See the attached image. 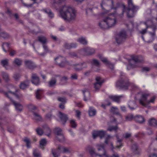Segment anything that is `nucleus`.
I'll return each instance as SVG.
<instances>
[{
  "instance_id": "nucleus-23",
  "label": "nucleus",
  "mask_w": 157,
  "mask_h": 157,
  "mask_svg": "<svg viewBox=\"0 0 157 157\" xmlns=\"http://www.w3.org/2000/svg\"><path fill=\"white\" fill-rule=\"evenodd\" d=\"M123 96H117L111 95L109 97V98L111 99L113 101L119 103L120 102V99L122 98Z\"/></svg>"
},
{
  "instance_id": "nucleus-30",
  "label": "nucleus",
  "mask_w": 157,
  "mask_h": 157,
  "mask_svg": "<svg viewBox=\"0 0 157 157\" xmlns=\"http://www.w3.org/2000/svg\"><path fill=\"white\" fill-rule=\"evenodd\" d=\"M38 40L44 44L47 42V39L46 37L44 36H40L38 37Z\"/></svg>"
},
{
  "instance_id": "nucleus-46",
  "label": "nucleus",
  "mask_w": 157,
  "mask_h": 157,
  "mask_svg": "<svg viewBox=\"0 0 157 157\" xmlns=\"http://www.w3.org/2000/svg\"><path fill=\"white\" fill-rule=\"evenodd\" d=\"M54 132L56 136L63 134L62 133V130L61 129V128H55V129Z\"/></svg>"
},
{
  "instance_id": "nucleus-19",
  "label": "nucleus",
  "mask_w": 157,
  "mask_h": 157,
  "mask_svg": "<svg viewBox=\"0 0 157 157\" xmlns=\"http://www.w3.org/2000/svg\"><path fill=\"white\" fill-rule=\"evenodd\" d=\"M25 64L26 67L31 69H33L36 67L34 63L30 61H25Z\"/></svg>"
},
{
  "instance_id": "nucleus-29",
  "label": "nucleus",
  "mask_w": 157,
  "mask_h": 157,
  "mask_svg": "<svg viewBox=\"0 0 157 157\" xmlns=\"http://www.w3.org/2000/svg\"><path fill=\"white\" fill-rule=\"evenodd\" d=\"M89 115L90 117H93L96 115V111L92 107H90L88 111Z\"/></svg>"
},
{
  "instance_id": "nucleus-38",
  "label": "nucleus",
  "mask_w": 157,
  "mask_h": 157,
  "mask_svg": "<svg viewBox=\"0 0 157 157\" xmlns=\"http://www.w3.org/2000/svg\"><path fill=\"white\" fill-rule=\"evenodd\" d=\"M90 63L92 65H95L97 67L99 66L100 65L99 62L95 59H92Z\"/></svg>"
},
{
  "instance_id": "nucleus-31",
  "label": "nucleus",
  "mask_w": 157,
  "mask_h": 157,
  "mask_svg": "<svg viewBox=\"0 0 157 157\" xmlns=\"http://www.w3.org/2000/svg\"><path fill=\"white\" fill-rule=\"evenodd\" d=\"M44 131L45 135L48 136L49 137L50 136L51 133V131L48 127L46 126L45 128H44Z\"/></svg>"
},
{
  "instance_id": "nucleus-42",
  "label": "nucleus",
  "mask_w": 157,
  "mask_h": 157,
  "mask_svg": "<svg viewBox=\"0 0 157 157\" xmlns=\"http://www.w3.org/2000/svg\"><path fill=\"white\" fill-rule=\"evenodd\" d=\"M135 116H134L132 114H130L126 116L125 119L127 121H131L132 119L135 121Z\"/></svg>"
},
{
  "instance_id": "nucleus-20",
  "label": "nucleus",
  "mask_w": 157,
  "mask_h": 157,
  "mask_svg": "<svg viewBox=\"0 0 157 157\" xmlns=\"http://www.w3.org/2000/svg\"><path fill=\"white\" fill-rule=\"evenodd\" d=\"M110 111L111 113L113 114L117 115L121 117V114L119 112V109L117 107H112L110 109Z\"/></svg>"
},
{
  "instance_id": "nucleus-21",
  "label": "nucleus",
  "mask_w": 157,
  "mask_h": 157,
  "mask_svg": "<svg viewBox=\"0 0 157 157\" xmlns=\"http://www.w3.org/2000/svg\"><path fill=\"white\" fill-rule=\"evenodd\" d=\"M149 96V94H144L142 95V98L139 100L140 103L144 106L146 105L145 104L144 102L145 101L147 98V97Z\"/></svg>"
},
{
  "instance_id": "nucleus-52",
  "label": "nucleus",
  "mask_w": 157,
  "mask_h": 157,
  "mask_svg": "<svg viewBox=\"0 0 157 157\" xmlns=\"http://www.w3.org/2000/svg\"><path fill=\"white\" fill-rule=\"evenodd\" d=\"M33 115L34 116V118L35 120L39 121H40L41 119V116L36 113H33Z\"/></svg>"
},
{
  "instance_id": "nucleus-26",
  "label": "nucleus",
  "mask_w": 157,
  "mask_h": 157,
  "mask_svg": "<svg viewBox=\"0 0 157 157\" xmlns=\"http://www.w3.org/2000/svg\"><path fill=\"white\" fill-rule=\"evenodd\" d=\"M87 149L92 156H98V153H97L95 152V149L93 147L90 146H88L87 147Z\"/></svg>"
},
{
  "instance_id": "nucleus-34",
  "label": "nucleus",
  "mask_w": 157,
  "mask_h": 157,
  "mask_svg": "<svg viewBox=\"0 0 157 157\" xmlns=\"http://www.w3.org/2000/svg\"><path fill=\"white\" fill-rule=\"evenodd\" d=\"M57 100L61 102V103L65 104L67 101V99L65 97H59L57 98Z\"/></svg>"
},
{
  "instance_id": "nucleus-24",
  "label": "nucleus",
  "mask_w": 157,
  "mask_h": 157,
  "mask_svg": "<svg viewBox=\"0 0 157 157\" xmlns=\"http://www.w3.org/2000/svg\"><path fill=\"white\" fill-rule=\"evenodd\" d=\"M13 104L14 105L17 111L19 112H21L23 109L22 106L19 103H16L15 102L12 101Z\"/></svg>"
},
{
  "instance_id": "nucleus-51",
  "label": "nucleus",
  "mask_w": 157,
  "mask_h": 157,
  "mask_svg": "<svg viewBox=\"0 0 157 157\" xmlns=\"http://www.w3.org/2000/svg\"><path fill=\"white\" fill-rule=\"evenodd\" d=\"M33 155L34 157H40L41 156V155L40 152L37 149L34 150Z\"/></svg>"
},
{
  "instance_id": "nucleus-12",
  "label": "nucleus",
  "mask_w": 157,
  "mask_h": 157,
  "mask_svg": "<svg viewBox=\"0 0 157 157\" xmlns=\"http://www.w3.org/2000/svg\"><path fill=\"white\" fill-rule=\"evenodd\" d=\"M73 67L76 71H78L82 70L83 68L86 67L87 65L85 63L83 62L80 64L73 65Z\"/></svg>"
},
{
  "instance_id": "nucleus-48",
  "label": "nucleus",
  "mask_w": 157,
  "mask_h": 157,
  "mask_svg": "<svg viewBox=\"0 0 157 157\" xmlns=\"http://www.w3.org/2000/svg\"><path fill=\"white\" fill-rule=\"evenodd\" d=\"M9 44L8 43H4L2 45V47L4 51L5 52H6V50L9 49Z\"/></svg>"
},
{
  "instance_id": "nucleus-33",
  "label": "nucleus",
  "mask_w": 157,
  "mask_h": 157,
  "mask_svg": "<svg viewBox=\"0 0 157 157\" xmlns=\"http://www.w3.org/2000/svg\"><path fill=\"white\" fill-rule=\"evenodd\" d=\"M29 86V82L28 81H25L21 82L20 85L21 89H24L27 88Z\"/></svg>"
},
{
  "instance_id": "nucleus-7",
  "label": "nucleus",
  "mask_w": 157,
  "mask_h": 157,
  "mask_svg": "<svg viewBox=\"0 0 157 157\" xmlns=\"http://www.w3.org/2000/svg\"><path fill=\"white\" fill-rule=\"evenodd\" d=\"M95 52L94 49L86 47L80 49L79 53L84 56H90L94 54Z\"/></svg>"
},
{
  "instance_id": "nucleus-13",
  "label": "nucleus",
  "mask_w": 157,
  "mask_h": 157,
  "mask_svg": "<svg viewBox=\"0 0 157 157\" xmlns=\"http://www.w3.org/2000/svg\"><path fill=\"white\" fill-rule=\"evenodd\" d=\"M105 132L101 130L99 131H94L92 134L94 139H95L97 137L99 136L101 138L104 137L105 134Z\"/></svg>"
},
{
  "instance_id": "nucleus-64",
  "label": "nucleus",
  "mask_w": 157,
  "mask_h": 157,
  "mask_svg": "<svg viewBox=\"0 0 157 157\" xmlns=\"http://www.w3.org/2000/svg\"><path fill=\"white\" fill-rule=\"evenodd\" d=\"M29 108L31 110H34L36 109V107L32 105H30L28 106Z\"/></svg>"
},
{
  "instance_id": "nucleus-22",
  "label": "nucleus",
  "mask_w": 157,
  "mask_h": 157,
  "mask_svg": "<svg viewBox=\"0 0 157 157\" xmlns=\"http://www.w3.org/2000/svg\"><path fill=\"white\" fill-rule=\"evenodd\" d=\"M84 95V100L86 101L90 99V94L89 92L87 90H84L82 91Z\"/></svg>"
},
{
  "instance_id": "nucleus-9",
  "label": "nucleus",
  "mask_w": 157,
  "mask_h": 157,
  "mask_svg": "<svg viewBox=\"0 0 157 157\" xmlns=\"http://www.w3.org/2000/svg\"><path fill=\"white\" fill-rule=\"evenodd\" d=\"M56 63L60 67H63L65 66L67 62L65 59L62 56H59L55 59Z\"/></svg>"
},
{
  "instance_id": "nucleus-25",
  "label": "nucleus",
  "mask_w": 157,
  "mask_h": 157,
  "mask_svg": "<svg viewBox=\"0 0 157 157\" xmlns=\"http://www.w3.org/2000/svg\"><path fill=\"white\" fill-rule=\"evenodd\" d=\"M148 123L149 125L151 126H156L157 125V121L154 118L149 119L148 121Z\"/></svg>"
},
{
  "instance_id": "nucleus-53",
  "label": "nucleus",
  "mask_w": 157,
  "mask_h": 157,
  "mask_svg": "<svg viewBox=\"0 0 157 157\" xmlns=\"http://www.w3.org/2000/svg\"><path fill=\"white\" fill-rule=\"evenodd\" d=\"M2 76L3 78L6 81H7L9 80V76L8 74L3 72L2 73Z\"/></svg>"
},
{
  "instance_id": "nucleus-43",
  "label": "nucleus",
  "mask_w": 157,
  "mask_h": 157,
  "mask_svg": "<svg viewBox=\"0 0 157 157\" xmlns=\"http://www.w3.org/2000/svg\"><path fill=\"white\" fill-rule=\"evenodd\" d=\"M99 57L101 61L106 65L109 63V61L108 60L107 58L103 57L101 56H99Z\"/></svg>"
},
{
  "instance_id": "nucleus-8",
  "label": "nucleus",
  "mask_w": 157,
  "mask_h": 157,
  "mask_svg": "<svg viewBox=\"0 0 157 157\" xmlns=\"http://www.w3.org/2000/svg\"><path fill=\"white\" fill-rule=\"evenodd\" d=\"M76 11L72 7H69V23L73 22L76 18Z\"/></svg>"
},
{
  "instance_id": "nucleus-36",
  "label": "nucleus",
  "mask_w": 157,
  "mask_h": 157,
  "mask_svg": "<svg viewBox=\"0 0 157 157\" xmlns=\"http://www.w3.org/2000/svg\"><path fill=\"white\" fill-rule=\"evenodd\" d=\"M0 37L6 39L9 37V35L5 32L2 30L0 32Z\"/></svg>"
},
{
  "instance_id": "nucleus-28",
  "label": "nucleus",
  "mask_w": 157,
  "mask_h": 157,
  "mask_svg": "<svg viewBox=\"0 0 157 157\" xmlns=\"http://www.w3.org/2000/svg\"><path fill=\"white\" fill-rule=\"evenodd\" d=\"M77 41L80 44L84 45H86L87 44V41L86 38L83 37L78 38L77 40Z\"/></svg>"
},
{
  "instance_id": "nucleus-15",
  "label": "nucleus",
  "mask_w": 157,
  "mask_h": 157,
  "mask_svg": "<svg viewBox=\"0 0 157 157\" xmlns=\"http://www.w3.org/2000/svg\"><path fill=\"white\" fill-rule=\"evenodd\" d=\"M116 86L120 89H126L128 88V86L125 85L124 82L122 79L119 80L117 82L116 84Z\"/></svg>"
},
{
  "instance_id": "nucleus-1",
  "label": "nucleus",
  "mask_w": 157,
  "mask_h": 157,
  "mask_svg": "<svg viewBox=\"0 0 157 157\" xmlns=\"http://www.w3.org/2000/svg\"><path fill=\"white\" fill-rule=\"evenodd\" d=\"M115 13L110 14L104 17L98 23L99 27L102 29H106L114 26L117 23V20L114 16Z\"/></svg>"
},
{
  "instance_id": "nucleus-35",
  "label": "nucleus",
  "mask_w": 157,
  "mask_h": 157,
  "mask_svg": "<svg viewBox=\"0 0 157 157\" xmlns=\"http://www.w3.org/2000/svg\"><path fill=\"white\" fill-rule=\"evenodd\" d=\"M152 29H153V33L150 32V33L151 36V39L150 41H148V42H151L155 39V30L156 29L155 27H153L152 28Z\"/></svg>"
},
{
  "instance_id": "nucleus-2",
  "label": "nucleus",
  "mask_w": 157,
  "mask_h": 157,
  "mask_svg": "<svg viewBox=\"0 0 157 157\" xmlns=\"http://www.w3.org/2000/svg\"><path fill=\"white\" fill-rule=\"evenodd\" d=\"M128 8L126 9L125 6L123 4L122 5V13L120 14V16L122 17L124 13L126 12L127 16L128 18L132 17L134 16V14L138 9V7L132 4V6H130L128 5Z\"/></svg>"
},
{
  "instance_id": "nucleus-5",
  "label": "nucleus",
  "mask_w": 157,
  "mask_h": 157,
  "mask_svg": "<svg viewBox=\"0 0 157 157\" xmlns=\"http://www.w3.org/2000/svg\"><path fill=\"white\" fill-rule=\"evenodd\" d=\"M69 12V6L64 5L60 9L59 13L61 17L66 21H68V13Z\"/></svg>"
},
{
  "instance_id": "nucleus-50",
  "label": "nucleus",
  "mask_w": 157,
  "mask_h": 157,
  "mask_svg": "<svg viewBox=\"0 0 157 157\" xmlns=\"http://www.w3.org/2000/svg\"><path fill=\"white\" fill-rule=\"evenodd\" d=\"M44 11L46 13L48 14L50 17L52 18L54 17V14L49 9H45L44 10Z\"/></svg>"
},
{
  "instance_id": "nucleus-63",
  "label": "nucleus",
  "mask_w": 157,
  "mask_h": 157,
  "mask_svg": "<svg viewBox=\"0 0 157 157\" xmlns=\"http://www.w3.org/2000/svg\"><path fill=\"white\" fill-rule=\"evenodd\" d=\"M20 75L18 74H15L13 78L16 80H17L20 78Z\"/></svg>"
},
{
  "instance_id": "nucleus-11",
  "label": "nucleus",
  "mask_w": 157,
  "mask_h": 157,
  "mask_svg": "<svg viewBox=\"0 0 157 157\" xmlns=\"http://www.w3.org/2000/svg\"><path fill=\"white\" fill-rule=\"evenodd\" d=\"M58 116L59 118L57 119L58 121L60 122L62 124H64L67 120V115L60 112H59Z\"/></svg>"
},
{
  "instance_id": "nucleus-55",
  "label": "nucleus",
  "mask_w": 157,
  "mask_h": 157,
  "mask_svg": "<svg viewBox=\"0 0 157 157\" xmlns=\"http://www.w3.org/2000/svg\"><path fill=\"white\" fill-rule=\"evenodd\" d=\"M58 149L59 150H61L63 153H66L68 151V149L65 147H61L60 146H59Z\"/></svg>"
},
{
  "instance_id": "nucleus-18",
  "label": "nucleus",
  "mask_w": 157,
  "mask_h": 157,
  "mask_svg": "<svg viewBox=\"0 0 157 157\" xmlns=\"http://www.w3.org/2000/svg\"><path fill=\"white\" fill-rule=\"evenodd\" d=\"M152 23V22L151 21H148L145 22L144 23V24L146 26V28L145 29H143L142 30L140 31L139 33L142 35L146 33L147 32V29L148 28L151 27V25H150V24L151 23Z\"/></svg>"
},
{
  "instance_id": "nucleus-59",
  "label": "nucleus",
  "mask_w": 157,
  "mask_h": 157,
  "mask_svg": "<svg viewBox=\"0 0 157 157\" xmlns=\"http://www.w3.org/2000/svg\"><path fill=\"white\" fill-rule=\"evenodd\" d=\"M78 78L77 75L75 73H74L71 75V78L72 80L77 79Z\"/></svg>"
},
{
  "instance_id": "nucleus-40",
  "label": "nucleus",
  "mask_w": 157,
  "mask_h": 157,
  "mask_svg": "<svg viewBox=\"0 0 157 157\" xmlns=\"http://www.w3.org/2000/svg\"><path fill=\"white\" fill-rule=\"evenodd\" d=\"M9 60L8 59H5L1 61V63L2 65L6 69H7L6 67L8 66Z\"/></svg>"
},
{
  "instance_id": "nucleus-17",
  "label": "nucleus",
  "mask_w": 157,
  "mask_h": 157,
  "mask_svg": "<svg viewBox=\"0 0 157 157\" xmlns=\"http://www.w3.org/2000/svg\"><path fill=\"white\" fill-rule=\"evenodd\" d=\"M131 149L132 152L135 154H138L139 153L140 149L136 143H134L132 144Z\"/></svg>"
},
{
  "instance_id": "nucleus-57",
  "label": "nucleus",
  "mask_w": 157,
  "mask_h": 157,
  "mask_svg": "<svg viewBox=\"0 0 157 157\" xmlns=\"http://www.w3.org/2000/svg\"><path fill=\"white\" fill-rule=\"evenodd\" d=\"M24 141L26 143L27 147L28 148H30V142L29 139L27 138H25L24 140Z\"/></svg>"
},
{
  "instance_id": "nucleus-3",
  "label": "nucleus",
  "mask_w": 157,
  "mask_h": 157,
  "mask_svg": "<svg viewBox=\"0 0 157 157\" xmlns=\"http://www.w3.org/2000/svg\"><path fill=\"white\" fill-rule=\"evenodd\" d=\"M144 61V58L142 56H131V59L129 61V64L128 68L129 67L132 68L138 67L139 66L138 63L142 62Z\"/></svg>"
},
{
  "instance_id": "nucleus-62",
  "label": "nucleus",
  "mask_w": 157,
  "mask_h": 157,
  "mask_svg": "<svg viewBox=\"0 0 157 157\" xmlns=\"http://www.w3.org/2000/svg\"><path fill=\"white\" fill-rule=\"evenodd\" d=\"M69 56L72 58L77 57V55L75 52H71L69 54Z\"/></svg>"
},
{
  "instance_id": "nucleus-27",
  "label": "nucleus",
  "mask_w": 157,
  "mask_h": 157,
  "mask_svg": "<svg viewBox=\"0 0 157 157\" xmlns=\"http://www.w3.org/2000/svg\"><path fill=\"white\" fill-rule=\"evenodd\" d=\"M22 63V60L17 58H15L13 62V64L16 65L17 66H20L21 65Z\"/></svg>"
},
{
  "instance_id": "nucleus-45",
  "label": "nucleus",
  "mask_w": 157,
  "mask_h": 157,
  "mask_svg": "<svg viewBox=\"0 0 157 157\" xmlns=\"http://www.w3.org/2000/svg\"><path fill=\"white\" fill-rule=\"evenodd\" d=\"M56 80L55 79H51L48 82L49 86V87H52L55 85L56 83Z\"/></svg>"
},
{
  "instance_id": "nucleus-58",
  "label": "nucleus",
  "mask_w": 157,
  "mask_h": 157,
  "mask_svg": "<svg viewBox=\"0 0 157 157\" xmlns=\"http://www.w3.org/2000/svg\"><path fill=\"white\" fill-rule=\"evenodd\" d=\"M77 44L75 43H71L69 44V48H74L76 47Z\"/></svg>"
},
{
  "instance_id": "nucleus-4",
  "label": "nucleus",
  "mask_w": 157,
  "mask_h": 157,
  "mask_svg": "<svg viewBox=\"0 0 157 157\" xmlns=\"http://www.w3.org/2000/svg\"><path fill=\"white\" fill-rule=\"evenodd\" d=\"M127 37L126 32L124 30H122L116 35L115 39L117 43L119 44L123 43L126 40Z\"/></svg>"
},
{
  "instance_id": "nucleus-37",
  "label": "nucleus",
  "mask_w": 157,
  "mask_h": 157,
  "mask_svg": "<svg viewBox=\"0 0 157 157\" xmlns=\"http://www.w3.org/2000/svg\"><path fill=\"white\" fill-rule=\"evenodd\" d=\"M118 128L117 125H116L115 126H111L109 127L107 129V130L110 132L113 131L116 132Z\"/></svg>"
},
{
  "instance_id": "nucleus-16",
  "label": "nucleus",
  "mask_w": 157,
  "mask_h": 157,
  "mask_svg": "<svg viewBox=\"0 0 157 157\" xmlns=\"http://www.w3.org/2000/svg\"><path fill=\"white\" fill-rule=\"evenodd\" d=\"M135 121L140 124H143L145 122L144 117L140 115H137L135 116Z\"/></svg>"
},
{
  "instance_id": "nucleus-44",
  "label": "nucleus",
  "mask_w": 157,
  "mask_h": 157,
  "mask_svg": "<svg viewBox=\"0 0 157 157\" xmlns=\"http://www.w3.org/2000/svg\"><path fill=\"white\" fill-rule=\"evenodd\" d=\"M47 143V141L45 139H43L40 141V146L41 148L43 149L44 146L46 145Z\"/></svg>"
},
{
  "instance_id": "nucleus-47",
  "label": "nucleus",
  "mask_w": 157,
  "mask_h": 157,
  "mask_svg": "<svg viewBox=\"0 0 157 157\" xmlns=\"http://www.w3.org/2000/svg\"><path fill=\"white\" fill-rule=\"evenodd\" d=\"M70 122L71 126L72 128H76L77 124V123L75 120L73 119L71 120L70 121Z\"/></svg>"
},
{
  "instance_id": "nucleus-54",
  "label": "nucleus",
  "mask_w": 157,
  "mask_h": 157,
  "mask_svg": "<svg viewBox=\"0 0 157 157\" xmlns=\"http://www.w3.org/2000/svg\"><path fill=\"white\" fill-rule=\"evenodd\" d=\"M36 131L37 134L40 135L41 136L43 135L44 131L40 128H38L36 129Z\"/></svg>"
},
{
  "instance_id": "nucleus-10",
  "label": "nucleus",
  "mask_w": 157,
  "mask_h": 157,
  "mask_svg": "<svg viewBox=\"0 0 157 157\" xmlns=\"http://www.w3.org/2000/svg\"><path fill=\"white\" fill-rule=\"evenodd\" d=\"M5 94L6 97L9 98L11 101L12 100H11V97H12V96H15L18 100L21 99L23 97V95L22 94H16L12 92L11 91H9L8 93H5Z\"/></svg>"
},
{
  "instance_id": "nucleus-41",
  "label": "nucleus",
  "mask_w": 157,
  "mask_h": 157,
  "mask_svg": "<svg viewBox=\"0 0 157 157\" xmlns=\"http://www.w3.org/2000/svg\"><path fill=\"white\" fill-rule=\"evenodd\" d=\"M128 107L131 110H133L137 107V105L135 102H133L130 104H128Z\"/></svg>"
},
{
  "instance_id": "nucleus-60",
  "label": "nucleus",
  "mask_w": 157,
  "mask_h": 157,
  "mask_svg": "<svg viewBox=\"0 0 157 157\" xmlns=\"http://www.w3.org/2000/svg\"><path fill=\"white\" fill-rule=\"evenodd\" d=\"M76 116L78 119H80V116L81 115V112L78 110H76Z\"/></svg>"
},
{
  "instance_id": "nucleus-14",
  "label": "nucleus",
  "mask_w": 157,
  "mask_h": 157,
  "mask_svg": "<svg viewBox=\"0 0 157 157\" xmlns=\"http://www.w3.org/2000/svg\"><path fill=\"white\" fill-rule=\"evenodd\" d=\"M31 81L33 84L36 85L39 84L40 82L39 78L36 74H32Z\"/></svg>"
},
{
  "instance_id": "nucleus-32",
  "label": "nucleus",
  "mask_w": 157,
  "mask_h": 157,
  "mask_svg": "<svg viewBox=\"0 0 157 157\" xmlns=\"http://www.w3.org/2000/svg\"><path fill=\"white\" fill-rule=\"evenodd\" d=\"M116 136L117 139V145L116 147L117 148H120L123 146L122 144L121 143L122 140L119 138L117 135H116Z\"/></svg>"
},
{
  "instance_id": "nucleus-56",
  "label": "nucleus",
  "mask_w": 157,
  "mask_h": 157,
  "mask_svg": "<svg viewBox=\"0 0 157 157\" xmlns=\"http://www.w3.org/2000/svg\"><path fill=\"white\" fill-rule=\"evenodd\" d=\"M41 90H37L36 93V97L37 99H40L41 98L40 91Z\"/></svg>"
},
{
  "instance_id": "nucleus-49",
  "label": "nucleus",
  "mask_w": 157,
  "mask_h": 157,
  "mask_svg": "<svg viewBox=\"0 0 157 157\" xmlns=\"http://www.w3.org/2000/svg\"><path fill=\"white\" fill-rule=\"evenodd\" d=\"M56 138L59 141L62 142L64 140V137L63 134L56 136Z\"/></svg>"
},
{
  "instance_id": "nucleus-6",
  "label": "nucleus",
  "mask_w": 157,
  "mask_h": 157,
  "mask_svg": "<svg viewBox=\"0 0 157 157\" xmlns=\"http://www.w3.org/2000/svg\"><path fill=\"white\" fill-rule=\"evenodd\" d=\"M96 146L99 152L98 153V156L100 157H109L105 149L103 144H97Z\"/></svg>"
},
{
  "instance_id": "nucleus-61",
  "label": "nucleus",
  "mask_w": 157,
  "mask_h": 157,
  "mask_svg": "<svg viewBox=\"0 0 157 157\" xmlns=\"http://www.w3.org/2000/svg\"><path fill=\"white\" fill-rule=\"evenodd\" d=\"M69 48V44L67 42H65L63 45V48L64 50L68 49Z\"/></svg>"
},
{
  "instance_id": "nucleus-39",
  "label": "nucleus",
  "mask_w": 157,
  "mask_h": 157,
  "mask_svg": "<svg viewBox=\"0 0 157 157\" xmlns=\"http://www.w3.org/2000/svg\"><path fill=\"white\" fill-rule=\"evenodd\" d=\"M103 82H96L94 84V88L96 91H98L99 89Z\"/></svg>"
}]
</instances>
